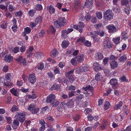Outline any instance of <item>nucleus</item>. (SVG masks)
I'll return each instance as SVG.
<instances>
[{
    "mask_svg": "<svg viewBox=\"0 0 131 131\" xmlns=\"http://www.w3.org/2000/svg\"><path fill=\"white\" fill-rule=\"evenodd\" d=\"M93 0H86L84 5V7L91 8L93 6Z\"/></svg>",
    "mask_w": 131,
    "mask_h": 131,
    "instance_id": "nucleus-12",
    "label": "nucleus"
},
{
    "mask_svg": "<svg viewBox=\"0 0 131 131\" xmlns=\"http://www.w3.org/2000/svg\"><path fill=\"white\" fill-rule=\"evenodd\" d=\"M122 38L123 39L126 40L128 38L127 34L126 32L124 31L121 34Z\"/></svg>",
    "mask_w": 131,
    "mask_h": 131,
    "instance_id": "nucleus-29",
    "label": "nucleus"
},
{
    "mask_svg": "<svg viewBox=\"0 0 131 131\" xmlns=\"http://www.w3.org/2000/svg\"><path fill=\"white\" fill-rule=\"evenodd\" d=\"M11 111L13 112L18 111V110L17 106L15 105H14L12 108Z\"/></svg>",
    "mask_w": 131,
    "mask_h": 131,
    "instance_id": "nucleus-49",
    "label": "nucleus"
},
{
    "mask_svg": "<svg viewBox=\"0 0 131 131\" xmlns=\"http://www.w3.org/2000/svg\"><path fill=\"white\" fill-rule=\"evenodd\" d=\"M42 18L40 16L37 17L35 20V23L37 24L38 23H40L42 21Z\"/></svg>",
    "mask_w": 131,
    "mask_h": 131,
    "instance_id": "nucleus-32",
    "label": "nucleus"
},
{
    "mask_svg": "<svg viewBox=\"0 0 131 131\" xmlns=\"http://www.w3.org/2000/svg\"><path fill=\"white\" fill-rule=\"evenodd\" d=\"M83 55L82 54L80 56L76 57L75 59L78 63H80L82 62L83 60Z\"/></svg>",
    "mask_w": 131,
    "mask_h": 131,
    "instance_id": "nucleus-20",
    "label": "nucleus"
},
{
    "mask_svg": "<svg viewBox=\"0 0 131 131\" xmlns=\"http://www.w3.org/2000/svg\"><path fill=\"white\" fill-rule=\"evenodd\" d=\"M76 104L79 106L82 104V102L84 101L82 100V97H80L79 95L76 96Z\"/></svg>",
    "mask_w": 131,
    "mask_h": 131,
    "instance_id": "nucleus-13",
    "label": "nucleus"
},
{
    "mask_svg": "<svg viewBox=\"0 0 131 131\" xmlns=\"http://www.w3.org/2000/svg\"><path fill=\"white\" fill-rule=\"evenodd\" d=\"M58 52L56 48H54L51 52L50 56L52 57H54L57 54Z\"/></svg>",
    "mask_w": 131,
    "mask_h": 131,
    "instance_id": "nucleus-23",
    "label": "nucleus"
},
{
    "mask_svg": "<svg viewBox=\"0 0 131 131\" xmlns=\"http://www.w3.org/2000/svg\"><path fill=\"white\" fill-rule=\"evenodd\" d=\"M110 65L112 69H114L117 67L118 64L115 61H112L110 62Z\"/></svg>",
    "mask_w": 131,
    "mask_h": 131,
    "instance_id": "nucleus-15",
    "label": "nucleus"
},
{
    "mask_svg": "<svg viewBox=\"0 0 131 131\" xmlns=\"http://www.w3.org/2000/svg\"><path fill=\"white\" fill-rule=\"evenodd\" d=\"M84 44L85 46L89 47L91 46V42L88 40L85 41V42L84 43Z\"/></svg>",
    "mask_w": 131,
    "mask_h": 131,
    "instance_id": "nucleus-44",
    "label": "nucleus"
},
{
    "mask_svg": "<svg viewBox=\"0 0 131 131\" xmlns=\"http://www.w3.org/2000/svg\"><path fill=\"white\" fill-rule=\"evenodd\" d=\"M66 77L70 80L71 82H72L74 80V77L71 75L67 74Z\"/></svg>",
    "mask_w": 131,
    "mask_h": 131,
    "instance_id": "nucleus-39",
    "label": "nucleus"
},
{
    "mask_svg": "<svg viewBox=\"0 0 131 131\" xmlns=\"http://www.w3.org/2000/svg\"><path fill=\"white\" fill-rule=\"evenodd\" d=\"M104 100L103 99H99V106L103 104Z\"/></svg>",
    "mask_w": 131,
    "mask_h": 131,
    "instance_id": "nucleus-58",
    "label": "nucleus"
},
{
    "mask_svg": "<svg viewBox=\"0 0 131 131\" xmlns=\"http://www.w3.org/2000/svg\"><path fill=\"white\" fill-rule=\"evenodd\" d=\"M71 63L72 65L76 66L77 64V60L74 58H73L71 60Z\"/></svg>",
    "mask_w": 131,
    "mask_h": 131,
    "instance_id": "nucleus-42",
    "label": "nucleus"
},
{
    "mask_svg": "<svg viewBox=\"0 0 131 131\" xmlns=\"http://www.w3.org/2000/svg\"><path fill=\"white\" fill-rule=\"evenodd\" d=\"M93 68L95 71H98V63L97 62H95L94 63Z\"/></svg>",
    "mask_w": 131,
    "mask_h": 131,
    "instance_id": "nucleus-36",
    "label": "nucleus"
},
{
    "mask_svg": "<svg viewBox=\"0 0 131 131\" xmlns=\"http://www.w3.org/2000/svg\"><path fill=\"white\" fill-rule=\"evenodd\" d=\"M104 15L105 19L110 20L113 19L114 14L112 10L108 9L105 12Z\"/></svg>",
    "mask_w": 131,
    "mask_h": 131,
    "instance_id": "nucleus-1",
    "label": "nucleus"
},
{
    "mask_svg": "<svg viewBox=\"0 0 131 131\" xmlns=\"http://www.w3.org/2000/svg\"><path fill=\"white\" fill-rule=\"evenodd\" d=\"M85 27V24L83 22H79L78 25H73V28L78 30L80 33L82 32L83 28Z\"/></svg>",
    "mask_w": 131,
    "mask_h": 131,
    "instance_id": "nucleus-2",
    "label": "nucleus"
},
{
    "mask_svg": "<svg viewBox=\"0 0 131 131\" xmlns=\"http://www.w3.org/2000/svg\"><path fill=\"white\" fill-rule=\"evenodd\" d=\"M91 17V16L90 15V13L88 12L86 14V16L85 17V19L86 20H89Z\"/></svg>",
    "mask_w": 131,
    "mask_h": 131,
    "instance_id": "nucleus-46",
    "label": "nucleus"
},
{
    "mask_svg": "<svg viewBox=\"0 0 131 131\" xmlns=\"http://www.w3.org/2000/svg\"><path fill=\"white\" fill-rule=\"evenodd\" d=\"M110 104L108 101L105 102L104 104V109L105 110H107L110 107Z\"/></svg>",
    "mask_w": 131,
    "mask_h": 131,
    "instance_id": "nucleus-33",
    "label": "nucleus"
},
{
    "mask_svg": "<svg viewBox=\"0 0 131 131\" xmlns=\"http://www.w3.org/2000/svg\"><path fill=\"white\" fill-rule=\"evenodd\" d=\"M15 14L17 16H20L23 15V13L21 11H19L15 13Z\"/></svg>",
    "mask_w": 131,
    "mask_h": 131,
    "instance_id": "nucleus-54",
    "label": "nucleus"
},
{
    "mask_svg": "<svg viewBox=\"0 0 131 131\" xmlns=\"http://www.w3.org/2000/svg\"><path fill=\"white\" fill-rule=\"evenodd\" d=\"M58 20L59 22V23L61 26H63L66 23V20L65 18L64 17H60L59 18Z\"/></svg>",
    "mask_w": 131,
    "mask_h": 131,
    "instance_id": "nucleus-18",
    "label": "nucleus"
},
{
    "mask_svg": "<svg viewBox=\"0 0 131 131\" xmlns=\"http://www.w3.org/2000/svg\"><path fill=\"white\" fill-rule=\"evenodd\" d=\"M22 59V56H19V57L16 58V60L20 63V61H21Z\"/></svg>",
    "mask_w": 131,
    "mask_h": 131,
    "instance_id": "nucleus-64",
    "label": "nucleus"
},
{
    "mask_svg": "<svg viewBox=\"0 0 131 131\" xmlns=\"http://www.w3.org/2000/svg\"><path fill=\"white\" fill-rule=\"evenodd\" d=\"M91 21L93 23H95L97 21V19L95 17H91Z\"/></svg>",
    "mask_w": 131,
    "mask_h": 131,
    "instance_id": "nucleus-55",
    "label": "nucleus"
},
{
    "mask_svg": "<svg viewBox=\"0 0 131 131\" xmlns=\"http://www.w3.org/2000/svg\"><path fill=\"white\" fill-rule=\"evenodd\" d=\"M123 104V102L122 101H120L117 104L115 105L113 108V109L115 110L119 109L122 106Z\"/></svg>",
    "mask_w": 131,
    "mask_h": 131,
    "instance_id": "nucleus-19",
    "label": "nucleus"
},
{
    "mask_svg": "<svg viewBox=\"0 0 131 131\" xmlns=\"http://www.w3.org/2000/svg\"><path fill=\"white\" fill-rule=\"evenodd\" d=\"M67 88L69 90H74L76 89V88L74 86L72 85H70L68 87H67Z\"/></svg>",
    "mask_w": 131,
    "mask_h": 131,
    "instance_id": "nucleus-50",
    "label": "nucleus"
},
{
    "mask_svg": "<svg viewBox=\"0 0 131 131\" xmlns=\"http://www.w3.org/2000/svg\"><path fill=\"white\" fill-rule=\"evenodd\" d=\"M22 63L23 65H26L27 64V61L25 59H23L20 62V63Z\"/></svg>",
    "mask_w": 131,
    "mask_h": 131,
    "instance_id": "nucleus-60",
    "label": "nucleus"
},
{
    "mask_svg": "<svg viewBox=\"0 0 131 131\" xmlns=\"http://www.w3.org/2000/svg\"><path fill=\"white\" fill-rule=\"evenodd\" d=\"M13 58L10 55L7 56L5 57L4 60L7 62H10L12 61Z\"/></svg>",
    "mask_w": 131,
    "mask_h": 131,
    "instance_id": "nucleus-21",
    "label": "nucleus"
},
{
    "mask_svg": "<svg viewBox=\"0 0 131 131\" xmlns=\"http://www.w3.org/2000/svg\"><path fill=\"white\" fill-rule=\"evenodd\" d=\"M120 37H115L112 39V41L115 44H117L120 43Z\"/></svg>",
    "mask_w": 131,
    "mask_h": 131,
    "instance_id": "nucleus-26",
    "label": "nucleus"
},
{
    "mask_svg": "<svg viewBox=\"0 0 131 131\" xmlns=\"http://www.w3.org/2000/svg\"><path fill=\"white\" fill-rule=\"evenodd\" d=\"M24 31L27 34L30 33L31 31V28L29 27H27L24 29Z\"/></svg>",
    "mask_w": 131,
    "mask_h": 131,
    "instance_id": "nucleus-47",
    "label": "nucleus"
},
{
    "mask_svg": "<svg viewBox=\"0 0 131 131\" xmlns=\"http://www.w3.org/2000/svg\"><path fill=\"white\" fill-rule=\"evenodd\" d=\"M54 24L55 27L57 28H59L61 26H61L60 23H59V21L58 20L55 21L54 22Z\"/></svg>",
    "mask_w": 131,
    "mask_h": 131,
    "instance_id": "nucleus-37",
    "label": "nucleus"
},
{
    "mask_svg": "<svg viewBox=\"0 0 131 131\" xmlns=\"http://www.w3.org/2000/svg\"><path fill=\"white\" fill-rule=\"evenodd\" d=\"M11 74L10 73H7V74L5 76L6 80V81L7 82V84L5 83H4V85L6 87L12 85V84L11 83H10V79L11 78Z\"/></svg>",
    "mask_w": 131,
    "mask_h": 131,
    "instance_id": "nucleus-7",
    "label": "nucleus"
},
{
    "mask_svg": "<svg viewBox=\"0 0 131 131\" xmlns=\"http://www.w3.org/2000/svg\"><path fill=\"white\" fill-rule=\"evenodd\" d=\"M76 71L78 73L83 72V67H80L77 68L76 69Z\"/></svg>",
    "mask_w": 131,
    "mask_h": 131,
    "instance_id": "nucleus-40",
    "label": "nucleus"
},
{
    "mask_svg": "<svg viewBox=\"0 0 131 131\" xmlns=\"http://www.w3.org/2000/svg\"><path fill=\"white\" fill-rule=\"evenodd\" d=\"M113 46V44L109 40H106L104 41L103 47L104 48H112Z\"/></svg>",
    "mask_w": 131,
    "mask_h": 131,
    "instance_id": "nucleus-6",
    "label": "nucleus"
},
{
    "mask_svg": "<svg viewBox=\"0 0 131 131\" xmlns=\"http://www.w3.org/2000/svg\"><path fill=\"white\" fill-rule=\"evenodd\" d=\"M77 43H84L85 41V38L84 37H81L77 40Z\"/></svg>",
    "mask_w": 131,
    "mask_h": 131,
    "instance_id": "nucleus-22",
    "label": "nucleus"
},
{
    "mask_svg": "<svg viewBox=\"0 0 131 131\" xmlns=\"http://www.w3.org/2000/svg\"><path fill=\"white\" fill-rule=\"evenodd\" d=\"M92 112V109L90 108H88L85 109L84 111V113L86 114H88Z\"/></svg>",
    "mask_w": 131,
    "mask_h": 131,
    "instance_id": "nucleus-48",
    "label": "nucleus"
},
{
    "mask_svg": "<svg viewBox=\"0 0 131 131\" xmlns=\"http://www.w3.org/2000/svg\"><path fill=\"white\" fill-rule=\"evenodd\" d=\"M10 92L14 95L16 96H18L19 94L17 92V90L13 88L10 90Z\"/></svg>",
    "mask_w": 131,
    "mask_h": 131,
    "instance_id": "nucleus-24",
    "label": "nucleus"
},
{
    "mask_svg": "<svg viewBox=\"0 0 131 131\" xmlns=\"http://www.w3.org/2000/svg\"><path fill=\"white\" fill-rule=\"evenodd\" d=\"M110 84L113 86L115 85L117 83V80L114 79H112L110 80Z\"/></svg>",
    "mask_w": 131,
    "mask_h": 131,
    "instance_id": "nucleus-34",
    "label": "nucleus"
},
{
    "mask_svg": "<svg viewBox=\"0 0 131 131\" xmlns=\"http://www.w3.org/2000/svg\"><path fill=\"white\" fill-rule=\"evenodd\" d=\"M35 55L38 58L40 57V58L42 56V53L40 52H38L36 53Z\"/></svg>",
    "mask_w": 131,
    "mask_h": 131,
    "instance_id": "nucleus-52",
    "label": "nucleus"
},
{
    "mask_svg": "<svg viewBox=\"0 0 131 131\" xmlns=\"http://www.w3.org/2000/svg\"><path fill=\"white\" fill-rule=\"evenodd\" d=\"M127 59L126 56L125 55H124L120 57L119 59V60L120 62H122L125 61Z\"/></svg>",
    "mask_w": 131,
    "mask_h": 131,
    "instance_id": "nucleus-35",
    "label": "nucleus"
},
{
    "mask_svg": "<svg viewBox=\"0 0 131 131\" xmlns=\"http://www.w3.org/2000/svg\"><path fill=\"white\" fill-rule=\"evenodd\" d=\"M19 48L18 47H16L13 50V52L15 53H17L19 50Z\"/></svg>",
    "mask_w": 131,
    "mask_h": 131,
    "instance_id": "nucleus-62",
    "label": "nucleus"
},
{
    "mask_svg": "<svg viewBox=\"0 0 131 131\" xmlns=\"http://www.w3.org/2000/svg\"><path fill=\"white\" fill-rule=\"evenodd\" d=\"M131 9L129 7H127L126 8L124 9V11L125 14L127 15L129 14L130 13V12Z\"/></svg>",
    "mask_w": 131,
    "mask_h": 131,
    "instance_id": "nucleus-38",
    "label": "nucleus"
},
{
    "mask_svg": "<svg viewBox=\"0 0 131 131\" xmlns=\"http://www.w3.org/2000/svg\"><path fill=\"white\" fill-rule=\"evenodd\" d=\"M93 89V87L89 85L86 86V87H83L82 88L81 90H83L84 92H83V93L84 94L88 93L89 94L88 91H92Z\"/></svg>",
    "mask_w": 131,
    "mask_h": 131,
    "instance_id": "nucleus-8",
    "label": "nucleus"
},
{
    "mask_svg": "<svg viewBox=\"0 0 131 131\" xmlns=\"http://www.w3.org/2000/svg\"><path fill=\"white\" fill-rule=\"evenodd\" d=\"M112 90L111 88H109L108 89H107L106 90V92L107 93H105V95L106 96L108 95V94L110 93L111 92V91Z\"/></svg>",
    "mask_w": 131,
    "mask_h": 131,
    "instance_id": "nucleus-56",
    "label": "nucleus"
},
{
    "mask_svg": "<svg viewBox=\"0 0 131 131\" xmlns=\"http://www.w3.org/2000/svg\"><path fill=\"white\" fill-rule=\"evenodd\" d=\"M58 81L60 83H61L66 84L68 82L67 79L65 78H63L61 79H59Z\"/></svg>",
    "mask_w": 131,
    "mask_h": 131,
    "instance_id": "nucleus-28",
    "label": "nucleus"
},
{
    "mask_svg": "<svg viewBox=\"0 0 131 131\" xmlns=\"http://www.w3.org/2000/svg\"><path fill=\"white\" fill-rule=\"evenodd\" d=\"M62 34L61 36H64V35L66 34H67V30H63L61 31Z\"/></svg>",
    "mask_w": 131,
    "mask_h": 131,
    "instance_id": "nucleus-61",
    "label": "nucleus"
},
{
    "mask_svg": "<svg viewBox=\"0 0 131 131\" xmlns=\"http://www.w3.org/2000/svg\"><path fill=\"white\" fill-rule=\"evenodd\" d=\"M17 119L22 124L25 120V117L23 113H18Z\"/></svg>",
    "mask_w": 131,
    "mask_h": 131,
    "instance_id": "nucleus-10",
    "label": "nucleus"
},
{
    "mask_svg": "<svg viewBox=\"0 0 131 131\" xmlns=\"http://www.w3.org/2000/svg\"><path fill=\"white\" fill-rule=\"evenodd\" d=\"M13 125H14L15 126H14H14H13V128L14 129H16L17 128V127H18L19 126V122L18 121L17 119L15 120L13 122Z\"/></svg>",
    "mask_w": 131,
    "mask_h": 131,
    "instance_id": "nucleus-27",
    "label": "nucleus"
},
{
    "mask_svg": "<svg viewBox=\"0 0 131 131\" xmlns=\"http://www.w3.org/2000/svg\"><path fill=\"white\" fill-rule=\"evenodd\" d=\"M35 12V10H30L29 12V14L32 17L33 16Z\"/></svg>",
    "mask_w": 131,
    "mask_h": 131,
    "instance_id": "nucleus-51",
    "label": "nucleus"
},
{
    "mask_svg": "<svg viewBox=\"0 0 131 131\" xmlns=\"http://www.w3.org/2000/svg\"><path fill=\"white\" fill-rule=\"evenodd\" d=\"M36 9L38 10H40L42 9V5L40 4H37L36 5L35 7Z\"/></svg>",
    "mask_w": 131,
    "mask_h": 131,
    "instance_id": "nucleus-41",
    "label": "nucleus"
},
{
    "mask_svg": "<svg viewBox=\"0 0 131 131\" xmlns=\"http://www.w3.org/2000/svg\"><path fill=\"white\" fill-rule=\"evenodd\" d=\"M28 110L31 111L33 114L37 113L39 111V109L34 104H32L28 107Z\"/></svg>",
    "mask_w": 131,
    "mask_h": 131,
    "instance_id": "nucleus-3",
    "label": "nucleus"
},
{
    "mask_svg": "<svg viewBox=\"0 0 131 131\" xmlns=\"http://www.w3.org/2000/svg\"><path fill=\"white\" fill-rule=\"evenodd\" d=\"M34 49L32 47H29V49L27 50V57L28 58H29L33 54L32 51Z\"/></svg>",
    "mask_w": 131,
    "mask_h": 131,
    "instance_id": "nucleus-17",
    "label": "nucleus"
},
{
    "mask_svg": "<svg viewBox=\"0 0 131 131\" xmlns=\"http://www.w3.org/2000/svg\"><path fill=\"white\" fill-rule=\"evenodd\" d=\"M106 28L108 30V32L110 33H114L117 31V28L112 24L107 26Z\"/></svg>",
    "mask_w": 131,
    "mask_h": 131,
    "instance_id": "nucleus-4",
    "label": "nucleus"
},
{
    "mask_svg": "<svg viewBox=\"0 0 131 131\" xmlns=\"http://www.w3.org/2000/svg\"><path fill=\"white\" fill-rule=\"evenodd\" d=\"M55 97V96L54 95L51 94L47 96L46 102L48 103H50L54 101Z\"/></svg>",
    "mask_w": 131,
    "mask_h": 131,
    "instance_id": "nucleus-9",
    "label": "nucleus"
},
{
    "mask_svg": "<svg viewBox=\"0 0 131 131\" xmlns=\"http://www.w3.org/2000/svg\"><path fill=\"white\" fill-rule=\"evenodd\" d=\"M28 80L32 84H34L36 82V77L34 73H32L29 74L28 78Z\"/></svg>",
    "mask_w": 131,
    "mask_h": 131,
    "instance_id": "nucleus-5",
    "label": "nucleus"
},
{
    "mask_svg": "<svg viewBox=\"0 0 131 131\" xmlns=\"http://www.w3.org/2000/svg\"><path fill=\"white\" fill-rule=\"evenodd\" d=\"M75 100L74 99H72L67 103V106L70 108L73 107L74 104Z\"/></svg>",
    "mask_w": 131,
    "mask_h": 131,
    "instance_id": "nucleus-14",
    "label": "nucleus"
},
{
    "mask_svg": "<svg viewBox=\"0 0 131 131\" xmlns=\"http://www.w3.org/2000/svg\"><path fill=\"white\" fill-rule=\"evenodd\" d=\"M59 88L58 85L56 84H53L52 86L51 89L52 90H57Z\"/></svg>",
    "mask_w": 131,
    "mask_h": 131,
    "instance_id": "nucleus-45",
    "label": "nucleus"
},
{
    "mask_svg": "<svg viewBox=\"0 0 131 131\" xmlns=\"http://www.w3.org/2000/svg\"><path fill=\"white\" fill-rule=\"evenodd\" d=\"M128 3V1L127 0H123L121 1V4L122 5H126Z\"/></svg>",
    "mask_w": 131,
    "mask_h": 131,
    "instance_id": "nucleus-43",
    "label": "nucleus"
},
{
    "mask_svg": "<svg viewBox=\"0 0 131 131\" xmlns=\"http://www.w3.org/2000/svg\"><path fill=\"white\" fill-rule=\"evenodd\" d=\"M88 120L89 121H91L93 119V116L91 114L88 115L87 116Z\"/></svg>",
    "mask_w": 131,
    "mask_h": 131,
    "instance_id": "nucleus-63",
    "label": "nucleus"
},
{
    "mask_svg": "<svg viewBox=\"0 0 131 131\" xmlns=\"http://www.w3.org/2000/svg\"><path fill=\"white\" fill-rule=\"evenodd\" d=\"M68 44L69 42L65 40L62 42L61 44V46L63 48H65L68 46Z\"/></svg>",
    "mask_w": 131,
    "mask_h": 131,
    "instance_id": "nucleus-30",
    "label": "nucleus"
},
{
    "mask_svg": "<svg viewBox=\"0 0 131 131\" xmlns=\"http://www.w3.org/2000/svg\"><path fill=\"white\" fill-rule=\"evenodd\" d=\"M38 69H42L43 68V65L42 63L40 62L38 66Z\"/></svg>",
    "mask_w": 131,
    "mask_h": 131,
    "instance_id": "nucleus-59",
    "label": "nucleus"
},
{
    "mask_svg": "<svg viewBox=\"0 0 131 131\" xmlns=\"http://www.w3.org/2000/svg\"><path fill=\"white\" fill-rule=\"evenodd\" d=\"M59 103L58 101L57 100L55 99V100L52 102V106L53 107H57L59 104Z\"/></svg>",
    "mask_w": 131,
    "mask_h": 131,
    "instance_id": "nucleus-31",
    "label": "nucleus"
},
{
    "mask_svg": "<svg viewBox=\"0 0 131 131\" xmlns=\"http://www.w3.org/2000/svg\"><path fill=\"white\" fill-rule=\"evenodd\" d=\"M45 34L44 30H42L39 33V36L40 37L42 38Z\"/></svg>",
    "mask_w": 131,
    "mask_h": 131,
    "instance_id": "nucleus-57",
    "label": "nucleus"
},
{
    "mask_svg": "<svg viewBox=\"0 0 131 131\" xmlns=\"http://www.w3.org/2000/svg\"><path fill=\"white\" fill-rule=\"evenodd\" d=\"M47 10L50 14H52L54 13L55 9L52 6L50 5L47 7Z\"/></svg>",
    "mask_w": 131,
    "mask_h": 131,
    "instance_id": "nucleus-16",
    "label": "nucleus"
},
{
    "mask_svg": "<svg viewBox=\"0 0 131 131\" xmlns=\"http://www.w3.org/2000/svg\"><path fill=\"white\" fill-rule=\"evenodd\" d=\"M108 124V123L107 121L105 120H103V124L101 126V129L103 130L105 129L106 127Z\"/></svg>",
    "mask_w": 131,
    "mask_h": 131,
    "instance_id": "nucleus-25",
    "label": "nucleus"
},
{
    "mask_svg": "<svg viewBox=\"0 0 131 131\" xmlns=\"http://www.w3.org/2000/svg\"><path fill=\"white\" fill-rule=\"evenodd\" d=\"M108 60V58L105 57L103 60V64L105 65L107 64Z\"/></svg>",
    "mask_w": 131,
    "mask_h": 131,
    "instance_id": "nucleus-53",
    "label": "nucleus"
},
{
    "mask_svg": "<svg viewBox=\"0 0 131 131\" xmlns=\"http://www.w3.org/2000/svg\"><path fill=\"white\" fill-rule=\"evenodd\" d=\"M90 34L92 37L94 42H97L98 41L97 36L98 35V32L96 31L93 32L92 33L91 32Z\"/></svg>",
    "mask_w": 131,
    "mask_h": 131,
    "instance_id": "nucleus-11",
    "label": "nucleus"
}]
</instances>
